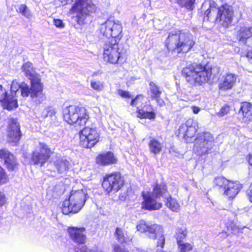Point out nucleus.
Wrapping results in <instances>:
<instances>
[{
	"label": "nucleus",
	"instance_id": "obj_34",
	"mask_svg": "<svg viewBox=\"0 0 252 252\" xmlns=\"http://www.w3.org/2000/svg\"><path fill=\"white\" fill-rule=\"evenodd\" d=\"M229 181V180L224 177L220 176L214 179L213 183L215 186L218 187L219 188H222L223 190H224Z\"/></svg>",
	"mask_w": 252,
	"mask_h": 252
},
{
	"label": "nucleus",
	"instance_id": "obj_42",
	"mask_svg": "<svg viewBox=\"0 0 252 252\" xmlns=\"http://www.w3.org/2000/svg\"><path fill=\"white\" fill-rule=\"evenodd\" d=\"M13 154L10 153L6 149H2L0 150V158L3 160L4 162L9 158L10 155Z\"/></svg>",
	"mask_w": 252,
	"mask_h": 252
},
{
	"label": "nucleus",
	"instance_id": "obj_6",
	"mask_svg": "<svg viewBox=\"0 0 252 252\" xmlns=\"http://www.w3.org/2000/svg\"><path fill=\"white\" fill-rule=\"evenodd\" d=\"M166 185L164 184L157 185L152 192H143L142 196L144 201L142 208L149 210H159L162 207V203L157 200L160 196L166 197Z\"/></svg>",
	"mask_w": 252,
	"mask_h": 252
},
{
	"label": "nucleus",
	"instance_id": "obj_4",
	"mask_svg": "<svg viewBox=\"0 0 252 252\" xmlns=\"http://www.w3.org/2000/svg\"><path fill=\"white\" fill-rule=\"evenodd\" d=\"M63 119L68 124L84 126L89 118L85 107L76 105H69L63 110Z\"/></svg>",
	"mask_w": 252,
	"mask_h": 252
},
{
	"label": "nucleus",
	"instance_id": "obj_44",
	"mask_svg": "<svg viewBox=\"0 0 252 252\" xmlns=\"http://www.w3.org/2000/svg\"><path fill=\"white\" fill-rule=\"evenodd\" d=\"M245 226H242L239 224H234L232 225L231 229L234 233H238L240 232H243L242 230L245 228Z\"/></svg>",
	"mask_w": 252,
	"mask_h": 252
},
{
	"label": "nucleus",
	"instance_id": "obj_45",
	"mask_svg": "<svg viewBox=\"0 0 252 252\" xmlns=\"http://www.w3.org/2000/svg\"><path fill=\"white\" fill-rule=\"evenodd\" d=\"M229 111V108L227 106L222 107L220 111L217 113V115L219 117H222L226 115Z\"/></svg>",
	"mask_w": 252,
	"mask_h": 252
},
{
	"label": "nucleus",
	"instance_id": "obj_8",
	"mask_svg": "<svg viewBox=\"0 0 252 252\" xmlns=\"http://www.w3.org/2000/svg\"><path fill=\"white\" fill-rule=\"evenodd\" d=\"M137 230L141 233L148 232L149 237L153 239H157V247L163 248L165 244V237L163 235V228L159 225L156 224H150L144 220H139L136 225Z\"/></svg>",
	"mask_w": 252,
	"mask_h": 252
},
{
	"label": "nucleus",
	"instance_id": "obj_13",
	"mask_svg": "<svg viewBox=\"0 0 252 252\" xmlns=\"http://www.w3.org/2000/svg\"><path fill=\"white\" fill-rule=\"evenodd\" d=\"M124 184L123 177L119 173H114L106 175L104 178L102 186L108 193L117 192Z\"/></svg>",
	"mask_w": 252,
	"mask_h": 252
},
{
	"label": "nucleus",
	"instance_id": "obj_22",
	"mask_svg": "<svg viewBox=\"0 0 252 252\" xmlns=\"http://www.w3.org/2000/svg\"><path fill=\"white\" fill-rule=\"evenodd\" d=\"M85 230L84 227H69L67 228L70 238L79 244H84L86 242V236L84 234Z\"/></svg>",
	"mask_w": 252,
	"mask_h": 252
},
{
	"label": "nucleus",
	"instance_id": "obj_39",
	"mask_svg": "<svg viewBox=\"0 0 252 252\" xmlns=\"http://www.w3.org/2000/svg\"><path fill=\"white\" fill-rule=\"evenodd\" d=\"M187 235V231L182 228H178L176 233V238L177 241V244L182 242Z\"/></svg>",
	"mask_w": 252,
	"mask_h": 252
},
{
	"label": "nucleus",
	"instance_id": "obj_23",
	"mask_svg": "<svg viewBox=\"0 0 252 252\" xmlns=\"http://www.w3.org/2000/svg\"><path fill=\"white\" fill-rule=\"evenodd\" d=\"M242 188L239 182L230 181L223 190V194L229 199H233Z\"/></svg>",
	"mask_w": 252,
	"mask_h": 252
},
{
	"label": "nucleus",
	"instance_id": "obj_17",
	"mask_svg": "<svg viewBox=\"0 0 252 252\" xmlns=\"http://www.w3.org/2000/svg\"><path fill=\"white\" fill-rule=\"evenodd\" d=\"M197 131L196 123L193 120H188L186 124L181 125L176 133L180 138L189 142Z\"/></svg>",
	"mask_w": 252,
	"mask_h": 252
},
{
	"label": "nucleus",
	"instance_id": "obj_24",
	"mask_svg": "<svg viewBox=\"0 0 252 252\" xmlns=\"http://www.w3.org/2000/svg\"><path fill=\"white\" fill-rule=\"evenodd\" d=\"M117 161V158L114 156L113 153L111 152L99 154L96 158V162L101 165L115 164Z\"/></svg>",
	"mask_w": 252,
	"mask_h": 252
},
{
	"label": "nucleus",
	"instance_id": "obj_10",
	"mask_svg": "<svg viewBox=\"0 0 252 252\" xmlns=\"http://www.w3.org/2000/svg\"><path fill=\"white\" fill-rule=\"evenodd\" d=\"M214 137L211 133H200L195 139L193 151L198 155L207 154L214 147Z\"/></svg>",
	"mask_w": 252,
	"mask_h": 252
},
{
	"label": "nucleus",
	"instance_id": "obj_51",
	"mask_svg": "<svg viewBox=\"0 0 252 252\" xmlns=\"http://www.w3.org/2000/svg\"><path fill=\"white\" fill-rule=\"evenodd\" d=\"M5 201V197L2 193L0 192V205H2Z\"/></svg>",
	"mask_w": 252,
	"mask_h": 252
},
{
	"label": "nucleus",
	"instance_id": "obj_29",
	"mask_svg": "<svg viewBox=\"0 0 252 252\" xmlns=\"http://www.w3.org/2000/svg\"><path fill=\"white\" fill-rule=\"evenodd\" d=\"M115 235L117 241L120 243H126L132 240V237L128 236L127 232L120 228H117Z\"/></svg>",
	"mask_w": 252,
	"mask_h": 252
},
{
	"label": "nucleus",
	"instance_id": "obj_19",
	"mask_svg": "<svg viewBox=\"0 0 252 252\" xmlns=\"http://www.w3.org/2000/svg\"><path fill=\"white\" fill-rule=\"evenodd\" d=\"M0 101H2L4 108L8 110H12L18 107L17 98L7 94V91L0 85Z\"/></svg>",
	"mask_w": 252,
	"mask_h": 252
},
{
	"label": "nucleus",
	"instance_id": "obj_43",
	"mask_svg": "<svg viewBox=\"0 0 252 252\" xmlns=\"http://www.w3.org/2000/svg\"><path fill=\"white\" fill-rule=\"evenodd\" d=\"M8 181V176L4 170L0 166V185L7 183Z\"/></svg>",
	"mask_w": 252,
	"mask_h": 252
},
{
	"label": "nucleus",
	"instance_id": "obj_36",
	"mask_svg": "<svg viewBox=\"0 0 252 252\" xmlns=\"http://www.w3.org/2000/svg\"><path fill=\"white\" fill-rule=\"evenodd\" d=\"M17 11L23 16L28 19H30L32 16V14L30 10L25 4H21L19 5Z\"/></svg>",
	"mask_w": 252,
	"mask_h": 252
},
{
	"label": "nucleus",
	"instance_id": "obj_54",
	"mask_svg": "<svg viewBox=\"0 0 252 252\" xmlns=\"http://www.w3.org/2000/svg\"><path fill=\"white\" fill-rule=\"evenodd\" d=\"M155 99L157 100V103L160 106L162 105L164 103L162 99H160V97L158 98H156Z\"/></svg>",
	"mask_w": 252,
	"mask_h": 252
},
{
	"label": "nucleus",
	"instance_id": "obj_37",
	"mask_svg": "<svg viewBox=\"0 0 252 252\" xmlns=\"http://www.w3.org/2000/svg\"><path fill=\"white\" fill-rule=\"evenodd\" d=\"M91 87L97 92H101L104 88V82L95 80H92L91 81Z\"/></svg>",
	"mask_w": 252,
	"mask_h": 252
},
{
	"label": "nucleus",
	"instance_id": "obj_38",
	"mask_svg": "<svg viewBox=\"0 0 252 252\" xmlns=\"http://www.w3.org/2000/svg\"><path fill=\"white\" fill-rule=\"evenodd\" d=\"M180 252H188L192 250L193 246L188 243L181 242L178 243Z\"/></svg>",
	"mask_w": 252,
	"mask_h": 252
},
{
	"label": "nucleus",
	"instance_id": "obj_53",
	"mask_svg": "<svg viewBox=\"0 0 252 252\" xmlns=\"http://www.w3.org/2000/svg\"><path fill=\"white\" fill-rule=\"evenodd\" d=\"M247 159L249 163L252 165V155L249 154L247 157Z\"/></svg>",
	"mask_w": 252,
	"mask_h": 252
},
{
	"label": "nucleus",
	"instance_id": "obj_55",
	"mask_svg": "<svg viewBox=\"0 0 252 252\" xmlns=\"http://www.w3.org/2000/svg\"><path fill=\"white\" fill-rule=\"evenodd\" d=\"M160 248V249H158L157 251V252H165V251H163L162 249L163 248H161L160 247H159Z\"/></svg>",
	"mask_w": 252,
	"mask_h": 252
},
{
	"label": "nucleus",
	"instance_id": "obj_28",
	"mask_svg": "<svg viewBox=\"0 0 252 252\" xmlns=\"http://www.w3.org/2000/svg\"><path fill=\"white\" fill-rule=\"evenodd\" d=\"M41 117L50 123H55L57 121L56 111L51 107L45 108L41 113Z\"/></svg>",
	"mask_w": 252,
	"mask_h": 252
},
{
	"label": "nucleus",
	"instance_id": "obj_46",
	"mask_svg": "<svg viewBox=\"0 0 252 252\" xmlns=\"http://www.w3.org/2000/svg\"><path fill=\"white\" fill-rule=\"evenodd\" d=\"M75 251L76 252H103L101 251H96L94 250L89 249L86 246H82L80 248H77Z\"/></svg>",
	"mask_w": 252,
	"mask_h": 252
},
{
	"label": "nucleus",
	"instance_id": "obj_50",
	"mask_svg": "<svg viewBox=\"0 0 252 252\" xmlns=\"http://www.w3.org/2000/svg\"><path fill=\"white\" fill-rule=\"evenodd\" d=\"M247 194L249 197V200L252 202V184L250 186L249 190H248Z\"/></svg>",
	"mask_w": 252,
	"mask_h": 252
},
{
	"label": "nucleus",
	"instance_id": "obj_9",
	"mask_svg": "<svg viewBox=\"0 0 252 252\" xmlns=\"http://www.w3.org/2000/svg\"><path fill=\"white\" fill-rule=\"evenodd\" d=\"M123 27L121 23L118 20L108 19L101 25L100 32L108 39H113L120 41L122 37V32Z\"/></svg>",
	"mask_w": 252,
	"mask_h": 252
},
{
	"label": "nucleus",
	"instance_id": "obj_32",
	"mask_svg": "<svg viewBox=\"0 0 252 252\" xmlns=\"http://www.w3.org/2000/svg\"><path fill=\"white\" fill-rule=\"evenodd\" d=\"M166 197H164L167 200V206L173 212H178L180 210V205L177 200L172 198L170 195L166 193Z\"/></svg>",
	"mask_w": 252,
	"mask_h": 252
},
{
	"label": "nucleus",
	"instance_id": "obj_27",
	"mask_svg": "<svg viewBox=\"0 0 252 252\" xmlns=\"http://www.w3.org/2000/svg\"><path fill=\"white\" fill-rule=\"evenodd\" d=\"M54 163L58 171L60 173L65 172L70 166V162L66 159L60 157H56V160H54Z\"/></svg>",
	"mask_w": 252,
	"mask_h": 252
},
{
	"label": "nucleus",
	"instance_id": "obj_56",
	"mask_svg": "<svg viewBox=\"0 0 252 252\" xmlns=\"http://www.w3.org/2000/svg\"><path fill=\"white\" fill-rule=\"evenodd\" d=\"M204 6H205V4H203V7H204Z\"/></svg>",
	"mask_w": 252,
	"mask_h": 252
},
{
	"label": "nucleus",
	"instance_id": "obj_35",
	"mask_svg": "<svg viewBox=\"0 0 252 252\" xmlns=\"http://www.w3.org/2000/svg\"><path fill=\"white\" fill-rule=\"evenodd\" d=\"M195 0H176L177 3L181 7H185L189 10H192Z\"/></svg>",
	"mask_w": 252,
	"mask_h": 252
},
{
	"label": "nucleus",
	"instance_id": "obj_31",
	"mask_svg": "<svg viewBox=\"0 0 252 252\" xmlns=\"http://www.w3.org/2000/svg\"><path fill=\"white\" fill-rule=\"evenodd\" d=\"M4 163L7 169L9 171H15L19 168V162L13 154L10 155L9 158Z\"/></svg>",
	"mask_w": 252,
	"mask_h": 252
},
{
	"label": "nucleus",
	"instance_id": "obj_2",
	"mask_svg": "<svg viewBox=\"0 0 252 252\" xmlns=\"http://www.w3.org/2000/svg\"><path fill=\"white\" fill-rule=\"evenodd\" d=\"M195 43L192 35L189 32L179 31L171 32L165 41V45L169 51L178 53L189 52Z\"/></svg>",
	"mask_w": 252,
	"mask_h": 252
},
{
	"label": "nucleus",
	"instance_id": "obj_18",
	"mask_svg": "<svg viewBox=\"0 0 252 252\" xmlns=\"http://www.w3.org/2000/svg\"><path fill=\"white\" fill-rule=\"evenodd\" d=\"M237 79V75L227 72L223 74L219 79L218 88L222 91L231 90L235 86Z\"/></svg>",
	"mask_w": 252,
	"mask_h": 252
},
{
	"label": "nucleus",
	"instance_id": "obj_49",
	"mask_svg": "<svg viewBox=\"0 0 252 252\" xmlns=\"http://www.w3.org/2000/svg\"><path fill=\"white\" fill-rule=\"evenodd\" d=\"M114 252H129L125 248H122L120 245H117L114 248Z\"/></svg>",
	"mask_w": 252,
	"mask_h": 252
},
{
	"label": "nucleus",
	"instance_id": "obj_16",
	"mask_svg": "<svg viewBox=\"0 0 252 252\" xmlns=\"http://www.w3.org/2000/svg\"><path fill=\"white\" fill-rule=\"evenodd\" d=\"M30 96L36 103L40 104L46 99L43 93V84L40 78H36L31 81Z\"/></svg>",
	"mask_w": 252,
	"mask_h": 252
},
{
	"label": "nucleus",
	"instance_id": "obj_15",
	"mask_svg": "<svg viewBox=\"0 0 252 252\" xmlns=\"http://www.w3.org/2000/svg\"><path fill=\"white\" fill-rule=\"evenodd\" d=\"M144 101H145L144 97L142 95L139 94L131 100L130 105L137 107L138 117L141 119H155L156 114L153 112V108L151 105H149L146 107H142Z\"/></svg>",
	"mask_w": 252,
	"mask_h": 252
},
{
	"label": "nucleus",
	"instance_id": "obj_26",
	"mask_svg": "<svg viewBox=\"0 0 252 252\" xmlns=\"http://www.w3.org/2000/svg\"><path fill=\"white\" fill-rule=\"evenodd\" d=\"M22 70L24 73L25 75L28 77L31 81L36 78H39L37 75L32 64L30 62H27L24 63L22 66Z\"/></svg>",
	"mask_w": 252,
	"mask_h": 252
},
{
	"label": "nucleus",
	"instance_id": "obj_47",
	"mask_svg": "<svg viewBox=\"0 0 252 252\" xmlns=\"http://www.w3.org/2000/svg\"><path fill=\"white\" fill-rule=\"evenodd\" d=\"M54 25L58 28L63 29L64 27V24L60 19H54L53 20Z\"/></svg>",
	"mask_w": 252,
	"mask_h": 252
},
{
	"label": "nucleus",
	"instance_id": "obj_21",
	"mask_svg": "<svg viewBox=\"0 0 252 252\" xmlns=\"http://www.w3.org/2000/svg\"><path fill=\"white\" fill-rule=\"evenodd\" d=\"M21 137L19 125L12 121L7 127V140L9 143L16 145Z\"/></svg>",
	"mask_w": 252,
	"mask_h": 252
},
{
	"label": "nucleus",
	"instance_id": "obj_33",
	"mask_svg": "<svg viewBox=\"0 0 252 252\" xmlns=\"http://www.w3.org/2000/svg\"><path fill=\"white\" fill-rule=\"evenodd\" d=\"M150 89L152 93V99H156L160 97L161 94V90L154 82L150 83Z\"/></svg>",
	"mask_w": 252,
	"mask_h": 252
},
{
	"label": "nucleus",
	"instance_id": "obj_14",
	"mask_svg": "<svg viewBox=\"0 0 252 252\" xmlns=\"http://www.w3.org/2000/svg\"><path fill=\"white\" fill-rule=\"evenodd\" d=\"M99 141V134L94 128L85 127L80 132V144L85 148H91Z\"/></svg>",
	"mask_w": 252,
	"mask_h": 252
},
{
	"label": "nucleus",
	"instance_id": "obj_30",
	"mask_svg": "<svg viewBox=\"0 0 252 252\" xmlns=\"http://www.w3.org/2000/svg\"><path fill=\"white\" fill-rule=\"evenodd\" d=\"M148 146L150 152L156 155L161 151L162 144L157 139L152 138L149 141Z\"/></svg>",
	"mask_w": 252,
	"mask_h": 252
},
{
	"label": "nucleus",
	"instance_id": "obj_11",
	"mask_svg": "<svg viewBox=\"0 0 252 252\" xmlns=\"http://www.w3.org/2000/svg\"><path fill=\"white\" fill-rule=\"evenodd\" d=\"M119 42L113 39H107L105 41L103 46V59L105 61L113 64L117 63L120 57Z\"/></svg>",
	"mask_w": 252,
	"mask_h": 252
},
{
	"label": "nucleus",
	"instance_id": "obj_25",
	"mask_svg": "<svg viewBox=\"0 0 252 252\" xmlns=\"http://www.w3.org/2000/svg\"><path fill=\"white\" fill-rule=\"evenodd\" d=\"M239 113L242 115V121L248 122L252 119V105L249 102H243Z\"/></svg>",
	"mask_w": 252,
	"mask_h": 252
},
{
	"label": "nucleus",
	"instance_id": "obj_40",
	"mask_svg": "<svg viewBox=\"0 0 252 252\" xmlns=\"http://www.w3.org/2000/svg\"><path fill=\"white\" fill-rule=\"evenodd\" d=\"M21 93L23 97H28L31 93V88L24 82L21 83Z\"/></svg>",
	"mask_w": 252,
	"mask_h": 252
},
{
	"label": "nucleus",
	"instance_id": "obj_52",
	"mask_svg": "<svg viewBox=\"0 0 252 252\" xmlns=\"http://www.w3.org/2000/svg\"><path fill=\"white\" fill-rule=\"evenodd\" d=\"M191 109L193 111V112L196 114H198L199 113V112L200 111V108L198 107H196V106H192L191 107Z\"/></svg>",
	"mask_w": 252,
	"mask_h": 252
},
{
	"label": "nucleus",
	"instance_id": "obj_3",
	"mask_svg": "<svg viewBox=\"0 0 252 252\" xmlns=\"http://www.w3.org/2000/svg\"><path fill=\"white\" fill-rule=\"evenodd\" d=\"M182 74L190 84L201 85L210 79L212 69L201 65L193 64L184 68Z\"/></svg>",
	"mask_w": 252,
	"mask_h": 252
},
{
	"label": "nucleus",
	"instance_id": "obj_12",
	"mask_svg": "<svg viewBox=\"0 0 252 252\" xmlns=\"http://www.w3.org/2000/svg\"><path fill=\"white\" fill-rule=\"evenodd\" d=\"M49 147L44 143H39L33 152L31 161L34 165L43 166L51 155Z\"/></svg>",
	"mask_w": 252,
	"mask_h": 252
},
{
	"label": "nucleus",
	"instance_id": "obj_41",
	"mask_svg": "<svg viewBox=\"0 0 252 252\" xmlns=\"http://www.w3.org/2000/svg\"><path fill=\"white\" fill-rule=\"evenodd\" d=\"M21 88V84H19L16 81H13L11 85V94L10 95L11 97H12V95L16 98V92Z\"/></svg>",
	"mask_w": 252,
	"mask_h": 252
},
{
	"label": "nucleus",
	"instance_id": "obj_5",
	"mask_svg": "<svg viewBox=\"0 0 252 252\" xmlns=\"http://www.w3.org/2000/svg\"><path fill=\"white\" fill-rule=\"evenodd\" d=\"M88 196L86 192L83 190H72L68 200L63 203L62 212L64 215L78 212L84 205Z\"/></svg>",
	"mask_w": 252,
	"mask_h": 252
},
{
	"label": "nucleus",
	"instance_id": "obj_20",
	"mask_svg": "<svg viewBox=\"0 0 252 252\" xmlns=\"http://www.w3.org/2000/svg\"><path fill=\"white\" fill-rule=\"evenodd\" d=\"M239 41L241 44L245 45L249 50H252V28L243 27L240 28L238 32Z\"/></svg>",
	"mask_w": 252,
	"mask_h": 252
},
{
	"label": "nucleus",
	"instance_id": "obj_1",
	"mask_svg": "<svg viewBox=\"0 0 252 252\" xmlns=\"http://www.w3.org/2000/svg\"><path fill=\"white\" fill-rule=\"evenodd\" d=\"M209 8L204 13V21L216 22L223 27H229L234 18L233 7L225 4L218 7L214 1L209 2Z\"/></svg>",
	"mask_w": 252,
	"mask_h": 252
},
{
	"label": "nucleus",
	"instance_id": "obj_7",
	"mask_svg": "<svg viewBox=\"0 0 252 252\" xmlns=\"http://www.w3.org/2000/svg\"><path fill=\"white\" fill-rule=\"evenodd\" d=\"M96 8L92 0H75L70 12L75 14L76 22L78 24L82 25L87 16L94 12Z\"/></svg>",
	"mask_w": 252,
	"mask_h": 252
},
{
	"label": "nucleus",
	"instance_id": "obj_48",
	"mask_svg": "<svg viewBox=\"0 0 252 252\" xmlns=\"http://www.w3.org/2000/svg\"><path fill=\"white\" fill-rule=\"evenodd\" d=\"M118 94L124 98H130L131 97V95L128 92L124 91L122 90H118Z\"/></svg>",
	"mask_w": 252,
	"mask_h": 252
}]
</instances>
